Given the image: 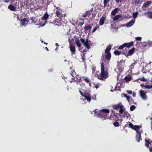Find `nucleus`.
<instances>
[{"label":"nucleus","instance_id":"nucleus-1","mask_svg":"<svg viewBox=\"0 0 152 152\" xmlns=\"http://www.w3.org/2000/svg\"><path fill=\"white\" fill-rule=\"evenodd\" d=\"M109 63L102 61L101 64V72L100 74L98 75V78L101 80H105L108 77V69L107 65Z\"/></svg>","mask_w":152,"mask_h":152},{"label":"nucleus","instance_id":"nucleus-2","mask_svg":"<svg viewBox=\"0 0 152 152\" xmlns=\"http://www.w3.org/2000/svg\"><path fill=\"white\" fill-rule=\"evenodd\" d=\"M117 69L119 71L120 73L118 75V79L119 80V83L120 87L119 88L118 90L121 91V86L124 83V78L123 75L121 73L124 71V60H121L119 62H118V65L117 66Z\"/></svg>","mask_w":152,"mask_h":152},{"label":"nucleus","instance_id":"nucleus-3","mask_svg":"<svg viewBox=\"0 0 152 152\" xmlns=\"http://www.w3.org/2000/svg\"><path fill=\"white\" fill-rule=\"evenodd\" d=\"M125 126L130 127L136 131L137 133L136 137V139L137 142H139L141 139V133L142 132V130H140L141 126L138 125H133L131 123H129L128 124L125 125Z\"/></svg>","mask_w":152,"mask_h":152},{"label":"nucleus","instance_id":"nucleus-4","mask_svg":"<svg viewBox=\"0 0 152 152\" xmlns=\"http://www.w3.org/2000/svg\"><path fill=\"white\" fill-rule=\"evenodd\" d=\"M112 46L109 45L106 48L105 50V53H106V55L104 56L102 55V61L107 62L109 63L110 61L111 57V54L110 51L111 49Z\"/></svg>","mask_w":152,"mask_h":152},{"label":"nucleus","instance_id":"nucleus-5","mask_svg":"<svg viewBox=\"0 0 152 152\" xmlns=\"http://www.w3.org/2000/svg\"><path fill=\"white\" fill-rule=\"evenodd\" d=\"M110 113V111L107 109H104L100 110L99 111V113L98 115L100 118H103V120H104L109 118L107 116L108 114Z\"/></svg>","mask_w":152,"mask_h":152},{"label":"nucleus","instance_id":"nucleus-6","mask_svg":"<svg viewBox=\"0 0 152 152\" xmlns=\"http://www.w3.org/2000/svg\"><path fill=\"white\" fill-rule=\"evenodd\" d=\"M123 105H122L121 103L113 106V109L116 110H119V113L121 114L123 113L124 112V109H123Z\"/></svg>","mask_w":152,"mask_h":152},{"label":"nucleus","instance_id":"nucleus-7","mask_svg":"<svg viewBox=\"0 0 152 152\" xmlns=\"http://www.w3.org/2000/svg\"><path fill=\"white\" fill-rule=\"evenodd\" d=\"M81 42L83 44L84 46L86 47L88 49H89L91 48L90 46L89 45V40L88 39H85L82 38L80 39Z\"/></svg>","mask_w":152,"mask_h":152},{"label":"nucleus","instance_id":"nucleus-8","mask_svg":"<svg viewBox=\"0 0 152 152\" xmlns=\"http://www.w3.org/2000/svg\"><path fill=\"white\" fill-rule=\"evenodd\" d=\"M61 18L56 19L55 20H53L51 21V20H49V22L50 23L54 24V25L58 26H61Z\"/></svg>","mask_w":152,"mask_h":152},{"label":"nucleus","instance_id":"nucleus-9","mask_svg":"<svg viewBox=\"0 0 152 152\" xmlns=\"http://www.w3.org/2000/svg\"><path fill=\"white\" fill-rule=\"evenodd\" d=\"M124 119L127 121V124L126 125L129 123H131L129 122L130 119V115L129 113L126 112H124Z\"/></svg>","mask_w":152,"mask_h":152},{"label":"nucleus","instance_id":"nucleus-10","mask_svg":"<svg viewBox=\"0 0 152 152\" xmlns=\"http://www.w3.org/2000/svg\"><path fill=\"white\" fill-rule=\"evenodd\" d=\"M146 92L142 90L139 91V94L140 97L143 100H146L147 99V96L146 95Z\"/></svg>","mask_w":152,"mask_h":152},{"label":"nucleus","instance_id":"nucleus-11","mask_svg":"<svg viewBox=\"0 0 152 152\" xmlns=\"http://www.w3.org/2000/svg\"><path fill=\"white\" fill-rule=\"evenodd\" d=\"M87 102H90L92 99L89 93H86L83 96Z\"/></svg>","mask_w":152,"mask_h":152},{"label":"nucleus","instance_id":"nucleus-12","mask_svg":"<svg viewBox=\"0 0 152 152\" xmlns=\"http://www.w3.org/2000/svg\"><path fill=\"white\" fill-rule=\"evenodd\" d=\"M28 20L24 18L20 20V23L22 25L26 26L28 24Z\"/></svg>","mask_w":152,"mask_h":152},{"label":"nucleus","instance_id":"nucleus-13","mask_svg":"<svg viewBox=\"0 0 152 152\" xmlns=\"http://www.w3.org/2000/svg\"><path fill=\"white\" fill-rule=\"evenodd\" d=\"M135 22V20L133 19L130 20L129 22H128L126 25V26L127 27L129 28L132 26L134 23Z\"/></svg>","mask_w":152,"mask_h":152},{"label":"nucleus","instance_id":"nucleus-14","mask_svg":"<svg viewBox=\"0 0 152 152\" xmlns=\"http://www.w3.org/2000/svg\"><path fill=\"white\" fill-rule=\"evenodd\" d=\"M135 50V49L134 48H132L127 53L125 54V56L126 57L128 56H130L132 55L134 53Z\"/></svg>","mask_w":152,"mask_h":152},{"label":"nucleus","instance_id":"nucleus-15","mask_svg":"<svg viewBox=\"0 0 152 152\" xmlns=\"http://www.w3.org/2000/svg\"><path fill=\"white\" fill-rule=\"evenodd\" d=\"M106 19V16H103L100 18L99 21V24L101 26H102L104 25V22L105 20Z\"/></svg>","mask_w":152,"mask_h":152},{"label":"nucleus","instance_id":"nucleus-16","mask_svg":"<svg viewBox=\"0 0 152 152\" xmlns=\"http://www.w3.org/2000/svg\"><path fill=\"white\" fill-rule=\"evenodd\" d=\"M81 78L84 81H85L86 83H89L91 82V79L88 77L85 76L81 77Z\"/></svg>","mask_w":152,"mask_h":152},{"label":"nucleus","instance_id":"nucleus-17","mask_svg":"<svg viewBox=\"0 0 152 152\" xmlns=\"http://www.w3.org/2000/svg\"><path fill=\"white\" fill-rule=\"evenodd\" d=\"M134 43L133 42H131L129 43H124V48L126 47L127 48H129L130 47L132 46L133 45Z\"/></svg>","mask_w":152,"mask_h":152},{"label":"nucleus","instance_id":"nucleus-18","mask_svg":"<svg viewBox=\"0 0 152 152\" xmlns=\"http://www.w3.org/2000/svg\"><path fill=\"white\" fill-rule=\"evenodd\" d=\"M143 45L146 46H152V41L148 40L146 42H144Z\"/></svg>","mask_w":152,"mask_h":152},{"label":"nucleus","instance_id":"nucleus-19","mask_svg":"<svg viewBox=\"0 0 152 152\" xmlns=\"http://www.w3.org/2000/svg\"><path fill=\"white\" fill-rule=\"evenodd\" d=\"M144 14L146 17L149 18H152V12H146Z\"/></svg>","mask_w":152,"mask_h":152},{"label":"nucleus","instance_id":"nucleus-20","mask_svg":"<svg viewBox=\"0 0 152 152\" xmlns=\"http://www.w3.org/2000/svg\"><path fill=\"white\" fill-rule=\"evenodd\" d=\"M70 72H71L70 75L73 77H74L76 75V72L75 71L73 70L72 67H70L69 69Z\"/></svg>","mask_w":152,"mask_h":152},{"label":"nucleus","instance_id":"nucleus-21","mask_svg":"<svg viewBox=\"0 0 152 152\" xmlns=\"http://www.w3.org/2000/svg\"><path fill=\"white\" fill-rule=\"evenodd\" d=\"M8 8L10 9V10L12 11H16V8L15 7V6H13L12 4H10L9 5L8 7Z\"/></svg>","mask_w":152,"mask_h":152},{"label":"nucleus","instance_id":"nucleus-22","mask_svg":"<svg viewBox=\"0 0 152 152\" xmlns=\"http://www.w3.org/2000/svg\"><path fill=\"white\" fill-rule=\"evenodd\" d=\"M151 2L150 1H147L144 3L142 6V8H146L147 7H148L151 4Z\"/></svg>","mask_w":152,"mask_h":152},{"label":"nucleus","instance_id":"nucleus-23","mask_svg":"<svg viewBox=\"0 0 152 152\" xmlns=\"http://www.w3.org/2000/svg\"><path fill=\"white\" fill-rule=\"evenodd\" d=\"M119 9L118 8H115L111 12V15L113 16H115L117 12L119 10Z\"/></svg>","mask_w":152,"mask_h":152},{"label":"nucleus","instance_id":"nucleus-24","mask_svg":"<svg viewBox=\"0 0 152 152\" xmlns=\"http://www.w3.org/2000/svg\"><path fill=\"white\" fill-rule=\"evenodd\" d=\"M49 16L47 13L46 12L45 13L42 17V19L43 20H46L47 19H49Z\"/></svg>","mask_w":152,"mask_h":152},{"label":"nucleus","instance_id":"nucleus-25","mask_svg":"<svg viewBox=\"0 0 152 152\" xmlns=\"http://www.w3.org/2000/svg\"><path fill=\"white\" fill-rule=\"evenodd\" d=\"M75 43L77 46L78 48H80L81 45V44L80 42V40L79 39L77 38L75 39Z\"/></svg>","mask_w":152,"mask_h":152},{"label":"nucleus","instance_id":"nucleus-26","mask_svg":"<svg viewBox=\"0 0 152 152\" xmlns=\"http://www.w3.org/2000/svg\"><path fill=\"white\" fill-rule=\"evenodd\" d=\"M122 17V16L121 14L117 15L113 18V20L114 21H116Z\"/></svg>","mask_w":152,"mask_h":152},{"label":"nucleus","instance_id":"nucleus-27","mask_svg":"<svg viewBox=\"0 0 152 152\" xmlns=\"http://www.w3.org/2000/svg\"><path fill=\"white\" fill-rule=\"evenodd\" d=\"M151 142L152 143V141H151L150 142L149 140H147V139L145 140V145L148 148L149 147V145H151Z\"/></svg>","mask_w":152,"mask_h":152},{"label":"nucleus","instance_id":"nucleus-28","mask_svg":"<svg viewBox=\"0 0 152 152\" xmlns=\"http://www.w3.org/2000/svg\"><path fill=\"white\" fill-rule=\"evenodd\" d=\"M56 15L58 17H59L60 18H61L62 17L63 15L62 14L60 13V10H57L56 11Z\"/></svg>","mask_w":152,"mask_h":152},{"label":"nucleus","instance_id":"nucleus-29","mask_svg":"<svg viewBox=\"0 0 152 152\" xmlns=\"http://www.w3.org/2000/svg\"><path fill=\"white\" fill-rule=\"evenodd\" d=\"M93 25V24H92L91 25H86L84 27V29L85 30H91L92 27V26Z\"/></svg>","mask_w":152,"mask_h":152},{"label":"nucleus","instance_id":"nucleus-30","mask_svg":"<svg viewBox=\"0 0 152 152\" xmlns=\"http://www.w3.org/2000/svg\"><path fill=\"white\" fill-rule=\"evenodd\" d=\"M70 48L71 51L74 54H75V46L72 45H70Z\"/></svg>","mask_w":152,"mask_h":152},{"label":"nucleus","instance_id":"nucleus-31","mask_svg":"<svg viewBox=\"0 0 152 152\" xmlns=\"http://www.w3.org/2000/svg\"><path fill=\"white\" fill-rule=\"evenodd\" d=\"M131 76L129 75H128L125 77L124 80L127 82H128L131 80Z\"/></svg>","mask_w":152,"mask_h":152},{"label":"nucleus","instance_id":"nucleus-32","mask_svg":"<svg viewBox=\"0 0 152 152\" xmlns=\"http://www.w3.org/2000/svg\"><path fill=\"white\" fill-rule=\"evenodd\" d=\"M30 18L29 19L30 20H31V23H36V19L35 17H30Z\"/></svg>","mask_w":152,"mask_h":152},{"label":"nucleus","instance_id":"nucleus-33","mask_svg":"<svg viewBox=\"0 0 152 152\" xmlns=\"http://www.w3.org/2000/svg\"><path fill=\"white\" fill-rule=\"evenodd\" d=\"M138 14L139 13L137 12H134L133 13L132 16L134 18V19L135 20V19L137 17Z\"/></svg>","mask_w":152,"mask_h":152},{"label":"nucleus","instance_id":"nucleus-34","mask_svg":"<svg viewBox=\"0 0 152 152\" xmlns=\"http://www.w3.org/2000/svg\"><path fill=\"white\" fill-rule=\"evenodd\" d=\"M140 0H133V1L132 2V3L137 4H139L140 3Z\"/></svg>","mask_w":152,"mask_h":152},{"label":"nucleus","instance_id":"nucleus-35","mask_svg":"<svg viewBox=\"0 0 152 152\" xmlns=\"http://www.w3.org/2000/svg\"><path fill=\"white\" fill-rule=\"evenodd\" d=\"M114 53L115 55H119L121 54V52L118 50H115L114 52Z\"/></svg>","mask_w":152,"mask_h":152},{"label":"nucleus","instance_id":"nucleus-36","mask_svg":"<svg viewBox=\"0 0 152 152\" xmlns=\"http://www.w3.org/2000/svg\"><path fill=\"white\" fill-rule=\"evenodd\" d=\"M143 87L148 89H151L152 88V85H143Z\"/></svg>","mask_w":152,"mask_h":152},{"label":"nucleus","instance_id":"nucleus-37","mask_svg":"<svg viewBox=\"0 0 152 152\" xmlns=\"http://www.w3.org/2000/svg\"><path fill=\"white\" fill-rule=\"evenodd\" d=\"M124 97L126 98L127 100L128 101V102H130V97L129 96H127L126 94H124Z\"/></svg>","mask_w":152,"mask_h":152},{"label":"nucleus","instance_id":"nucleus-38","mask_svg":"<svg viewBox=\"0 0 152 152\" xmlns=\"http://www.w3.org/2000/svg\"><path fill=\"white\" fill-rule=\"evenodd\" d=\"M109 0H104L103 4L104 7H105L107 6V4L109 2Z\"/></svg>","mask_w":152,"mask_h":152},{"label":"nucleus","instance_id":"nucleus-39","mask_svg":"<svg viewBox=\"0 0 152 152\" xmlns=\"http://www.w3.org/2000/svg\"><path fill=\"white\" fill-rule=\"evenodd\" d=\"M113 125L115 127H118L120 126L119 123L116 121L114 122L113 123Z\"/></svg>","mask_w":152,"mask_h":152},{"label":"nucleus","instance_id":"nucleus-40","mask_svg":"<svg viewBox=\"0 0 152 152\" xmlns=\"http://www.w3.org/2000/svg\"><path fill=\"white\" fill-rule=\"evenodd\" d=\"M82 58L83 59V60L84 61H85V53H83V55H81Z\"/></svg>","mask_w":152,"mask_h":152},{"label":"nucleus","instance_id":"nucleus-41","mask_svg":"<svg viewBox=\"0 0 152 152\" xmlns=\"http://www.w3.org/2000/svg\"><path fill=\"white\" fill-rule=\"evenodd\" d=\"M135 108V106L134 105L131 106L130 108V110L131 111H133Z\"/></svg>","mask_w":152,"mask_h":152},{"label":"nucleus","instance_id":"nucleus-42","mask_svg":"<svg viewBox=\"0 0 152 152\" xmlns=\"http://www.w3.org/2000/svg\"><path fill=\"white\" fill-rule=\"evenodd\" d=\"M99 26H96L94 28V29L92 30V33L96 31V30H97V28H99Z\"/></svg>","mask_w":152,"mask_h":152},{"label":"nucleus","instance_id":"nucleus-43","mask_svg":"<svg viewBox=\"0 0 152 152\" xmlns=\"http://www.w3.org/2000/svg\"><path fill=\"white\" fill-rule=\"evenodd\" d=\"M90 15V14H88L87 12H86L83 14L82 16L84 17H86L87 15Z\"/></svg>","mask_w":152,"mask_h":152},{"label":"nucleus","instance_id":"nucleus-44","mask_svg":"<svg viewBox=\"0 0 152 152\" xmlns=\"http://www.w3.org/2000/svg\"><path fill=\"white\" fill-rule=\"evenodd\" d=\"M79 92L80 94H81V95L83 97L85 95V94H86V93H82V92L80 90H79Z\"/></svg>","mask_w":152,"mask_h":152},{"label":"nucleus","instance_id":"nucleus-45","mask_svg":"<svg viewBox=\"0 0 152 152\" xmlns=\"http://www.w3.org/2000/svg\"><path fill=\"white\" fill-rule=\"evenodd\" d=\"M126 92L129 94H132V91L127 90Z\"/></svg>","mask_w":152,"mask_h":152},{"label":"nucleus","instance_id":"nucleus-46","mask_svg":"<svg viewBox=\"0 0 152 152\" xmlns=\"http://www.w3.org/2000/svg\"><path fill=\"white\" fill-rule=\"evenodd\" d=\"M142 38L140 37H137L136 38L137 40L140 41L141 40Z\"/></svg>","mask_w":152,"mask_h":152},{"label":"nucleus","instance_id":"nucleus-47","mask_svg":"<svg viewBox=\"0 0 152 152\" xmlns=\"http://www.w3.org/2000/svg\"><path fill=\"white\" fill-rule=\"evenodd\" d=\"M124 48V44L119 46L118 48L120 49H122Z\"/></svg>","mask_w":152,"mask_h":152},{"label":"nucleus","instance_id":"nucleus-48","mask_svg":"<svg viewBox=\"0 0 152 152\" xmlns=\"http://www.w3.org/2000/svg\"><path fill=\"white\" fill-rule=\"evenodd\" d=\"M99 86V83L95 85V87L96 88V89L98 88Z\"/></svg>","mask_w":152,"mask_h":152},{"label":"nucleus","instance_id":"nucleus-49","mask_svg":"<svg viewBox=\"0 0 152 152\" xmlns=\"http://www.w3.org/2000/svg\"><path fill=\"white\" fill-rule=\"evenodd\" d=\"M139 80H140L141 81H145V79L144 77L139 79Z\"/></svg>","mask_w":152,"mask_h":152},{"label":"nucleus","instance_id":"nucleus-50","mask_svg":"<svg viewBox=\"0 0 152 152\" xmlns=\"http://www.w3.org/2000/svg\"><path fill=\"white\" fill-rule=\"evenodd\" d=\"M132 95L133 97H135L136 96V94L135 92H133Z\"/></svg>","mask_w":152,"mask_h":152},{"label":"nucleus","instance_id":"nucleus-51","mask_svg":"<svg viewBox=\"0 0 152 152\" xmlns=\"http://www.w3.org/2000/svg\"><path fill=\"white\" fill-rule=\"evenodd\" d=\"M84 24V22H80V23H79V25H80V26H82Z\"/></svg>","mask_w":152,"mask_h":152},{"label":"nucleus","instance_id":"nucleus-52","mask_svg":"<svg viewBox=\"0 0 152 152\" xmlns=\"http://www.w3.org/2000/svg\"><path fill=\"white\" fill-rule=\"evenodd\" d=\"M72 80H70V83H72L73 81L75 80V78H72Z\"/></svg>","mask_w":152,"mask_h":152},{"label":"nucleus","instance_id":"nucleus-53","mask_svg":"<svg viewBox=\"0 0 152 152\" xmlns=\"http://www.w3.org/2000/svg\"><path fill=\"white\" fill-rule=\"evenodd\" d=\"M135 65V64L134 63L132 64V65L131 66H129L130 68H132V67L133 66H134Z\"/></svg>","mask_w":152,"mask_h":152},{"label":"nucleus","instance_id":"nucleus-54","mask_svg":"<svg viewBox=\"0 0 152 152\" xmlns=\"http://www.w3.org/2000/svg\"><path fill=\"white\" fill-rule=\"evenodd\" d=\"M81 80L80 79L78 80H77L76 81L77 84H78L79 83H80L81 82Z\"/></svg>","mask_w":152,"mask_h":152},{"label":"nucleus","instance_id":"nucleus-55","mask_svg":"<svg viewBox=\"0 0 152 152\" xmlns=\"http://www.w3.org/2000/svg\"><path fill=\"white\" fill-rule=\"evenodd\" d=\"M10 0H5L4 2L5 3H8L9 2Z\"/></svg>","mask_w":152,"mask_h":152},{"label":"nucleus","instance_id":"nucleus-56","mask_svg":"<svg viewBox=\"0 0 152 152\" xmlns=\"http://www.w3.org/2000/svg\"><path fill=\"white\" fill-rule=\"evenodd\" d=\"M116 2L117 3L120 2H121V0H115Z\"/></svg>","mask_w":152,"mask_h":152},{"label":"nucleus","instance_id":"nucleus-57","mask_svg":"<svg viewBox=\"0 0 152 152\" xmlns=\"http://www.w3.org/2000/svg\"><path fill=\"white\" fill-rule=\"evenodd\" d=\"M80 85L82 86H85V84L83 83H82Z\"/></svg>","mask_w":152,"mask_h":152},{"label":"nucleus","instance_id":"nucleus-58","mask_svg":"<svg viewBox=\"0 0 152 152\" xmlns=\"http://www.w3.org/2000/svg\"><path fill=\"white\" fill-rule=\"evenodd\" d=\"M149 151L150 152H152V146L151 147V148H150Z\"/></svg>","mask_w":152,"mask_h":152},{"label":"nucleus","instance_id":"nucleus-59","mask_svg":"<svg viewBox=\"0 0 152 152\" xmlns=\"http://www.w3.org/2000/svg\"><path fill=\"white\" fill-rule=\"evenodd\" d=\"M89 84V85L90 87H91V83L90 82H89V83H88Z\"/></svg>","mask_w":152,"mask_h":152},{"label":"nucleus","instance_id":"nucleus-60","mask_svg":"<svg viewBox=\"0 0 152 152\" xmlns=\"http://www.w3.org/2000/svg\"><path fill=\"white\" fill-rule=\"evenodd\" d=\"M45 49H46V50H47V51H48L49 50L48 49V48H47V47H46L45 48Z\"/></svg>","mask_w":152,"mask_h":152},{"label":"nucleus","instance_id":"nucleus-61","mask_svg":"<svg viewBox=\"0 0 152 152\" xmlns=\"http://www.w3.org/2000/svg\"><path fill=\"white\" fill-rule=\"evenodd\" d=\"M56 46H59L58 44L57 43H56L55 44Z\"/></svg>","mask_w":152,"mask_h":152},{"label":"nucleus","instance_id":"nucleus-62","mask_svg":"<svg viewBox=\"0 0 152 152\" xmlns=\"http://www.w3.org/2000/svg\"><path fill=\"white\" fill-rule=\"evenodd\" d=\"M83 51L84 52H86L87 51V50H86V49H85L83 50Z\"/></svg>","mask_w":152,"mask_h":152},{"label":"nucleus","instance_id":"nucleus-63","mask_svg":"<svg viewBox=\"0 0 152 152\" xmlns=\"http://www.w3.org/2000/svg\"><path fill=\"white\" fill-rule=\"evenodd\" d=\"M129 72L130 73H132V71L131 70H129Z\"/></svg>","mask_w":152,"mask_h":152},{"label":"nucleus","instance_id":"nucleus-64","mask_svg":"<svg viewBox=\"0 0 152 152\" xmlns=\"http://www.w3.org/2000/svg\"><path fill=\"white\" fill-rule=\"evenodd\" d=\"M58 48H56L55 49V50H58Z\"/></svg>","mask_w":152,"mask_h":152}]
</instances>
